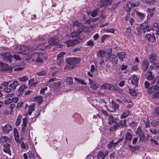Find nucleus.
Listing matches in <instances>:
<instances>
[{"mask_svg": "<svg viewBox=\"0 0 159 159\" xmlns=\"http://www.w3.org/2000/svg\"><path fill=\"white\" fill-rule=\"evenodd\" d=\"M87 44L88 46L92 47L94 45V43L93 41L90 40L87 42Z\"/></svg>", "mask_w": 159, "mask_h": 159, "instance_id": "62", "label": "nucleus"}, {"mask_svg": "<svg viewBox=\"0 0 159 159\" xmlns=\"http://www.w3.org/2000/svg\"><path fill=\"white\" fill-rule=\"evenodd\" d=\"M114 123V124L113 126H111L110 128V130L112 131H114L116 130L119 126V124L118 123L116 122Z\"/></svg>", "mask_w": 159, "mask_h": 159, "instance_id": "40", "label": "nucleus"}, {"mask_svg": "<svg viewBox=\"0 0 159 159\" xmlns=\"http://www.w3.org/2000/svg\"><path fill=\"white\" fill-rule=\"evenodd\" d=\"M19 143H20V146L21 147L24 149H25L28 148L29 146L27 143L25 144L23 142H20L19 141Z\"/></svg>", "mask_w": 159, "mask_h": 159, "instance_id": "38", "label": "nucleus"}, {"mask_svg": "<svg viewBox=\"0 0 159 159\" xmlns=\"http://www.w3.org/2000/svg\"><path fill=\"white\" fill-rule=\"evenodd\" d=\"M112 57L111 58V61L113 64H116L118 62V59L117 57L115 55L111 54Z\"/></svg>", "mask_w": 159, "mask_h": 159, "instance_id": "32", "label": "nucleus"}, {"mask_svg": "<svg viewBox=\"0 0 159 159\" xmlns=\"http://www.w3.org/2000/svg\"><path fill=\"white\" fill-rule=\"evenodd\" d=\"M147 79L150 81L151 84H154L156 81V79L154 78V76L150 77H147Z\"/></svg>", "mask_w": 159, "mask_h": 159, "instance_id": "35", "label": "nucleus"}, {"mask_svg": "<svg viewBox=\"0 0 159 159\" xmlns=\"http://www.w3.org/2000/svg\"><path fill=\"white\" fill-rule=\"evenodd\" d=\"M115 144L114 143V141L112 140L110 141L109 144L107 145V148L110 149L112 147L114 148L115 147Z\"/></svg>", "mask_w": 159, "mask_h": 159, "instance_id": "44", "label": "nucleus"}, {"mask_svg": "<svg viewBox=\"0 0 159 159\" xmlns=\"http://www.w3.org/2000/svg\"><path fill=\"white\" fill-rule=\"evenodd\" d=\"M11 102V99L10 98H8L7 100H5L4 101V104L6 105L7 106Z\"/></svg>", "mask_w": 159, "mask_h": 159, "instance_id": "61", "label": "nucleus"}, {"mask_svg": "<svg viewBox=\"0 0 159 159\" xmlns=\"http://www.w3.org/2000/svg\"><path fill=\"white\" fill-rule=\"evenodd\" d=\"M37 49V47H32L30 48L26 46L22 45L20 47H18L16 48V51L17 52L19 53H21L22 54L26 55L27 54L31 55L32 53L30 51H32L33 50Z\"/></svg>", "mask_w": 159, "mask_h": 159, "instance_id": "3", "label": "nucleus"}, {"mask_svg": "<svg viewBox=\"0 0 159 159\" xmlns=\"http://www.w3.org/2000/svg\"><path fill=\"white\" fill-rule=\"evenodd\" d=\"M129 114V111L128 110L124 111L120 116V119H124L126 118Z\"/></svg>", "mask_w": 159, "mask_h": 159, "instance_id": "27", "label": "nucleus"}, {"mask_svg": "<svg viewBox=\"0 0 159 159\" xmlns=\"http://www.w3.org/2000/svg\"><path fill=\"white\" fill-rule=\"evenodd\" d=\"M66 82L68 85H72L73 84L72 79L71 77H67L66 79Z\"/></svg>", "mask_w": 159, "mask_h": 159, "instance_id": "34", "label": "nucleus"}, {"mask_svg": "<svg viewBox=\"0 0 159 159\" xmlns=\"http://www.w3.org/2000/svg\"><path fill=\"white\" fill-rule=\"evenodd\" d=\"M0 56L2 57V59L6 60V62L10 63L12 61V57L10 52H6L4 53H0Z\"/></svg>", "mask_w": 159, "mask_h": 159, "instance_id": "6", "label": "nucleus"}, {"mask_svg": "<svg viewBox=\"0 0 159 159\" xmlns=\"http://www.w3.org/2000/svg\"><path fill=\"white\" fill-rule=\"evenodd\" d=\"M135 12L138 16L140 19L142 20L144 19L145 17V15L143 13H142L136 10L135 11Z\"/></svg>", "mask_w": 159, "mask_h": 159, "instance_id": "31", "label": "nucleus"}, {"mask_svg": "<svg viewBox=\"0 0 159 159\" xmlns=\"http://www.w3.org/2000/svg\"><path fill=\"white\" fill-rule=\"evenodd\" d=\"M89 85L90 86V88L92 90H95L97 89L98 88L97 83L90 79H89Z\"/></svg>", "mask_w": 159, "mask_h": 159, "instance_id": "14", "label": "nucleus"}, {"mask_svg": "<svg viewBox=\"0 0 159 159\" xmlns=\"http://www.w3.org/2000/svg\"><path fill=\"white\" fill-rule=\"evenodd\" d=\"M149 131L153 134H157V132L155 129H149Z\"/></svg>", "mask_w": 159, "mask_h": 159, "instance_id": "64", "label": "nucleus"}, {"mask_svg": "<svg viewBox=\"0 0 159 159\" xmlns=\"http://www.w3.org/2000/svg\"><path fill=\"white\" fill-rule=\"evenodd\" d=\"M158 89V87L155 85L152 86L149 88L148 90V91L149 93L152 94L155 93Z\"/></svg>", "mask_w": 159, "mask_h": 159, "instance_id": "19", "label": "nucleus"}, {"mask_svg": "<svg viewBox=\"0 0 159 159\" xmlns=\"http://www.w3.org/2000/svg\"><path fill=\"white\" fill-rule=\"evenodd\" d=\"M129 79L131 80L132 84L136 87L137 86L138 84L139 78L135 75H133L131 78Z\"/></svg>", "mask_w": 159, "mask_h": 159, "instance_id": "11", "label": "nucleus"}, {"mask_svg": "<svg viewBox=\"0 0 159 159\" xmlns=\"http://www.w3.org/2000/svg\"><path fill=\"white\" fill-rule=\"evenodd\" d=\"M148 21H145L143 23L140 25V26L141 27L143 31V33H145L146 32H148L151 30H154V29L153 27L148 25L147 24Z\"/></svg>", "mask_w": 159, "mask_h": 159, "instance_id": "5", "label": "nucleus"}, {"mask_svg": "<svg viewBox=\"0 0 159 159\" xmlns=\"http://www.w3.org/2000/svg\"><path fill=\"white\" fill-rule=\"evenodd\" d=\"M66 61L67 65L64 67V69H73L75 65L80 63L81 61L80 58L77 57L68 58L66 59Z\"/></svg>", "mask_w": 159, "mask_h": 159, "instance_id": "2", "label": "nucleus"}, {"mask_svg": "<svg viewBox=\"0 0 159 159\" xmlns=\"http://www.w3.org/2000/svg\"><path fill=\"white\" fill-rule=\"evenodd\" d=\"M153 114L154 116H157L159 115V106L155 109Z\"/></svg>", "mask_w": 159, "mask_h": 159, "instance_id": "47", "label": "nucleus"}, {"mask_svg": "<svg viewBox=\"0 0 159 159\" xmlns=\"http://www.w3.org/2000/svg\"><path fill=\"white\" fill-rule=\"evenodd\" d=\"M159 122V120L158 119L153 120L151 122V124L153 126H155L157 125H158Z\"/></svg>", "mask_w": 159, "mask_h": 159, "instance_id": "50", "label": "nucleus"}, {"mask_svg": "<svg viewBox=\"0 0 159 159\" xmlns=\"http://www.w3.org/2000/svg\"><path fill=\"white\" fill-rule=\"evenodd\" d=\"M59 42V41L58 39L56 37H54L49 39L48 41L49 43V45H46L43 44H40L37 46V48L38 50L41 49L42 50H44L48 48H51L52 45H58Z\"/></svg>", "mask_w": 159, "mask_h": 159, "instance_id": "1", "label": "nucleus"}, {"mask_svg": "<svg viewBox=\"0 0 159 159\" xmlns=\"http://www.w3.org/2000/svg\"><path fill=\"white\" fill-rule=\"evenodd\" d=\"M38 56L40 58L42 59H46L47 57L46 56V55L43 53H40L37 54Z\"/></svg>", "mask_w": 159, "mask_h": 159, "instance_id": "46", "label": "nucleus"}, {"mask_svg": "<svg viewBox=\"0 0 159 159\" xmlns=\"http://www.w3.org/2000/svg\"><path fill=\"white\" fill-rule=\"evenodd\" d=\"M119 59L120 60L123 61L124 58H126V54L124 52H120L118 53L117 55Z\"/></svg>", "mask_w": 159, "mask_h": 159, "instance_id": "21", "label": "nucleus"}, {"mask_svg": "<svg viewBox=\"0 0 159 159\" xmlns=\"http://www.w3.org/2000/svg\"><path fill=\"white\" fill-rule=\"evenodd\" d=\"M126 119H124L121 120L119 123V125H120L122 127H126L127 125V124H126Z\"/></svg>", "mask_w": 159, "mask_h": 159, "instance_id": "37", "label": "nucleus"}, {"mask_svg": "<svg viewBox=\"0 0 159 159\" xmlns=\"http://www.w3.org/2000/svg\"><path fill=\"white\" fill-rule=\"evenodd\" d=\"M25 109H26V113L30 115L31 114L32 112L35 110V104L34 103L29 106H28L27 104H25Z\"/></svg>", "mask_w": 159, "mask_h": 159, "instance_id": "7", "label": "nucleus"}, {"mask_svg": "<svg viewBox=\"0 0 159 159\" xmlns=\"http://www.w3.org/2000/svg\"><path fill=\"white\" fill-rule=\"evenodd\" d=\"M28 119L25 117L22 119V123L21 125V132L25 135H28L31 129L30 125H27Z\"/></svg>", "mask_w": 159, "mask_h": 159, "instance_id": "4", "label": "nucleus"}, {"mask_svg": "<svg viewBox=\"0 0 159 159\" xmlns=\"http://www.w3.org/2000/svg\"><path fill=\"white\" fill-rule=\"evenodd\" d=\"M113 106L114 109L110 111L112 112H115L116 110H117L119 109V105L117 104L116 103L114 104Z\"/></svg>", "mask_w": 159, "mask_h": 159, "instance_id": "48", "label": "nucleus"}, {"mask_svg": "<svg viewBox=\"0 0 159 159\" xmlns=\"http://www.w3.org/2000/svg\"><path fill=\"white\" fill-rule=\"evenodd\" d=\"M80 32L79 31H75L71 33L70 35V37L72 38H74L80 35Z\"/></svg>", "mask_w": 159, "mask_h": 159, "instance_id": "29", "label": "nucleus"}, {"mask_svg": "<svg viewBox=\"0 0 159 159\" xmlns=\"http://www.w3.org/2000/svg\"><path fill=\"white\" fill-rule=\"evenodd\" d=\"M129 92L130 93L132 96H135L137 94V92L135 89H129Z\"/></svg>", "mask_w": 159, "mask_h": 159, "instance_id": "52", "label": "nucleus"}, {"mask_svg": "<svg viewBox=\"0 0 159 159\" xmlns=\"http://www.w3.org/2000/svg\"><path fill=\"white\" fill-rule=\"evenodd\" d=\"M145 37L148 40L152 43L156 42V38L154 34L152 35L151 34H147L145 35Z\"/></svg>", "mask_w": 159, "mask_h": 159, "instance_id": "17", "label": "nucleus"}, {"mask_svg": "<svg viewBox=\"0 0 159 159\" xmlns=\"http://www.w3.org/2000/svg\"><path fill=\"white\" fill-rule=\"evenodd\" d=\"M110 37V35H103L102 38L101 39V42L102 43H103L104 40H105V39L107 38H109Z\"/></svg>", "mask_w": 159, "mask_h": 159, "instance_id": "59", "label": "nucleus"}, {"mask_svg": "<svg viewBox=\"0 0 159 159\" xmlns=\"http://www.w3.org/2000/svg\"><path fill=\"white\" fill-rule=\"evenodd\" d=\"M136 134L139 135V141H142L143 140L145 139V135L143 132L142 131L141 127H138Z\"/></svg>", "mask_w": 159, "mask_h": 159, "instance_id": "10", "label": "nucleus"}, {"mask_svg": "<svg viewBox=\"0 0 159 159\" xmlns=\"http://www.w3.org/2000/svg\"><path fill=\"white\" fill-rule=\"evenodd\" d=\"M75 80H76L78 83L84 85H86V83L85 82L84 80L82 79H79L77 78H75Z\"/></svg>", "mask_w": 159, "mask_h": 159, "instance_id": "41", "label": "nucleus"}, {"mask_svg": "<svg viewBox=\"0 0 159 159\" xmlns=\"http://www.w3.org/2000/svg\"><path fill=\"white\" fill-rule=\"evenodd\" d=\"M131 2H128L124 6V10L128 12H129L131 8L130 6Z\"/></svg>", "mask_w": 159, "mask_h": 159, "instance_id": "24", "label": "nucleus"}, {"mask_svg": "<svg viewBox=\"0 0 159 159\" xmlns=\"http://www.w3.org/2000/svg\"><path fill=\"white\" fill-rule=\"evenodd\" d=\"M27 88V87L24 85H22L18 89V92H22L25 89Z\"/></svg>", "mask_w": 159, "mask_h": 159, "instance_id": "51", "label": "nucleus"}, {"mask_svg": "<svg viewBox=\"0 0 159 159\" xmlns=\"http://www.w3.org/2000/svg\"><path fill=\"white\" fill-rule=\"evenodd\" d=\"M152 96L154 98H159V90L158 89V90L153 94Z\"/></svg>", "mask_w": 159, "mask_h": 159, "instance_id": "58", "label": "nucleus"}, {"mask_svg": "<svg viewBox=\"0 0 159 159\" xmlns=\"http://www.w3.org/2000/svg\"><path fill=\"white\" fill-rule=\"evenodd\" d=\"M28 80V78L27 76H25L19 78V80L20 81L24 82Z\"/></svg>", "mask_w": 159, "mask_h": 159, "instance_id": "53", "label": "nucleus"}, {"mask_svg": "<svg viewBox=\"0 0 159 159\" xmlns=\"http://www.w3.org/2000/svg\"><path fill=\"white\" fill-rule=\"evenodd\" d=\"M129 147L130 150L132 152H134L139 149V147L137 146H133L131 145H129Z\"/></svg>", "mask_w": 159, "mask_h": 159, "instance_id": "36", "label": "nucleus"}, {"mask_svg": "<svg viewBox=\"0 0 159 159\" xmlns=\"http://www.w3.org/2000/svg\"><path fill=\"white\" fill-rule=\"evenodd\" d=\"M2 129L3 133L8 134L10 131L12 130V127L10 124H7L5 126H2Z\"/></svg>", "mask_w": 159, "mask_h": 159, "instance_id": "16", "label": "nucleus"}, {"mask_svg": "<svg viewBox=\"0 0 159 159\" xmlns=\"http://www.w3.org/2000/svg\"><path fill=\"white\" fill-rule=\"evenodd\" d=\"M121 99L124 102V105H126L127 102L130 100V99H128L125 97L121 98Z\"/></svg>", "mask_w": 159, "mask_h": 159, "instance_id": "60", "label": "nucleus"}, {"mask_svg": "<svg viewBox=\"0 0 159 159\" xmlns=\"http://www.w3.org/2000/svg\"><path fill=\"white\" fill-rule=\"evenodd\" d=\"M111 84L108 83H105L102 85L101 87V88L104 89L109 88Z\"/></svg>", "mask_w": 159, "mask_h": 159, "instance_id": "43", "label": "nucleus"}, {"mask_svg": "<svg viewBox=\"0 0 159 159\" xmlns=\"http://www.w3.org/2000/svg\"><path fill=\"white\" fill-rule=\"evenodd\" d=\"M79 42L80 41L76 39L68 40L66 42L68 47L74 46L79 43Z\"/></svg>", "mask_w": 159, "mask_h": 159, "instance_id": "12", "label": "nucleus"}, {"mask_svg": "<svg viewBox=\"0 0 159 159\" xmlns=\"http://www.w3.org/2000/svg\"><path fill=\"white\" fill-rule=\"evenodd\" d=\"M101 3L98 5L101 7L104 6H107L109 4H111L112 2L111 0H100Z\"/></svg>", "mask_w": 159, "mask_h": 159, "instance_id": "18", "label": "nucleus"}, {"mask_svg": "<svg viewBox=\"0 0 159 159\" xmlns=\"http://www.w3.org/2000/svg\"><path fill=\"white\" fill-rule=\"evenodd\" d=\"M0 141L1 142L7 143L10 141V139L7 136H2L0 138Z\"/></svg>", "mask_w": 159, "mask_h": 159, "instance_id": "25", "label": "nucleus"}, {"mask_svg": "<svg viewBox=\"0 0 159 159\" xmlns=\"http://www.w3.org/2000/svg\"><path fill=\"white\" fill-rule=\"evenodd\" d=\"M35 101L37 102L39 104H40L43 101V100L42 96H38L34 98Z\"/></svg>", "mask_w": 159, "mask_h": 159, "instance_id": "23", "label": "nucleus"}, {"mask_svg": "<svg viewBox=\"0 0 159 159\" xmlns=\"http://www.w3.org/2000/svg\"><path fill=\"white\" fill-rule=\"evenodd\" d=\"M99 12V8H97L90 12L91 16L93 17H95L97 15Z\"/></svg>", "mask_w": 159, "mask_h": 159, "instance_id": "33", "label": "nucleus"}, {"mask_svg": "<svg viewBox=\"0 0 159 159\" xmlns=\"http://www.w3.org/2000/svg\"><path fill=\"white\" fill-rule=\"evenodd\" d=\"M154 66H150L149 67V70H155L158 73L159 72V63H155Z\"/></svg>", "mask_w": 159, "mask_h": 159, "instance_id": "20", "label": "nucleus"}, {"mask_svg": "<svg viewBox=\"0 0 159 159\" xmlns=\"http://www.w3.org/2000/svg\"><path fill=\"white\" fill-rule=\"evenodd\" d=\"M106 52L103 50H100L97 53V56L99 58H102L105 56Z\"/></svg>", "mask_w": 159, "mask_h": 159, "instance_id": "30", "label": "nucleus"}, {"mask_svg": "<svg viewBox=\"0 0 159 159\" xmlns=\"http://www.w3.org/2000/svg\"><path fill=\"white\" fill-rule=\"evenodd\" d=\"M139 5V2H135L134 3H131L130 6L131 8L136 7Z\"/></svg>", "mask_w": 159, "mask_h": 159, "instance_id": "55", "label": "nucleus"}, {"mask_svg": "<svg viewBox=\"0 0 159 159\" xmlns=\"http://www.w3.org/2000/svg\"><path fill=\"white\" fill-rule=\"evenodd\" d=\"M35 74L39 76H44L47 74V72L46 70H43L41 72L36 73Z\"/></svg>", "mask_w": 159, "mask_h": 159, "instance_id": "49", "label": "nucleus"}, {"mask_svg": "<svg viewBox=\"0 0 159 159\" xmlns=\"http://www.w3.org/2000/svg\"><path fill=\"white\" fill-rule=\"evenodd\" d=\"M126 106V107L128 109H130L132 107L134 106V103L132 101L130 100L128 102H127Z\"/></svg>", "mask_w": 159, "mask_h": 159, "instance_id": "42", "label": "nucleus"}, {"mask_svg": "<svg viewBox=\"0 0 159 159\" xmlns=\"http://www.w3.org/2000/svg\"><path fill=\"white\" fill-rule=\"evenodd\" d=\"M48 88L47 87H45L44 88H42L40 90V93L43 94L45 91H47Z\"/></svg>", "mask_w": 159, "mask_h": 159, "instance_id": "63", "label": "nucleus"}, {"mask_svg": "<svg viewBox=\"0 0 159 159\" xmlns=\"http://www.w3.org/2000/svg\"><path fill=\"white\" fill-rule=\"evenodd\" d=\"M157 58L156 54L154 53L151 54L149 57V61L152 64H155L156 63Z\"/></svg>", "mask_w": 159, "mask_h": 159, "instance_id": "13", "label": "nucleus"}, {"mask_svg": "<svg viewBox=\"0 0 159 159\" xmlns=\"http://www.w3.org/2000/svg\"><path fill=\"white\" fill-rule=\"evenodd\" d=\"M108 117V124L111 125L112 123L115 122L116 120L114 118L112 115H109Z\"/></svg>", "mask_w": 159, "mask_h": 159, "instance_id": "26", "label": "nucleus"}, {"mask_svg": "<svg viewBox=\"0 0 159 159\" xmlns=\"http://www.w3.org/2000/svg\"><path fill=\"white\" fill-rule=\"evenodd\" d=\"M149 62L148 60L146 59L143 60L142 65V68L144 72H145L147 70L149 66Z\"/></svg>", "mask_w": 159, "mask_h": 159, "instance_id": "15", "label": "nucleus"}, {"mask_svg": "<svg viewBox=\"0 0 159 159\" xmlns=\"http://www.w3.org/2000/svg\"><path fill=\"white\" fill-rule=\"evenodd\" d=\"M4 91L7 93H9L12 91L11 88H9L8 87L5 88L3 90Z\"/></svg>", "mask_w": 159, "mask_h": 159, "instance_id": "54", "label": "nucleus"}, {"mask_svg": "<svg viewBox=\"0 0 159 159\" xmlns=\"http://www.w3.org/2000/svg\"><path fill=\"white\" fill-rule=\"evenodd\" d=\"M65 54L64 52H61L57 56V64L59 66H61V65L63 62V56Z\"/></svg>", "mask_w": 159, "mask_h": 159, "instance_id": "8", "label": "nucleus"}, {"mask_svg": "<svg viewBox=\"0 0 159 159\" xmlns=\"http://www.w3.org/2000/svg\"><path fill=\"white\" fill-rule=\"evenodd\" d=\"M132 139V135L129 132L127 133L125 135V140H126V142H130L131 141Z\"/></svg>", "mask_w": 159, "mask_h": 159, "instance_id": "28", "label": "nucleus"}, {"mask_svg": "<svg viewBox=\"0 0 159 159\" xmlns=\"http://www.w3.org/2000/svg\"><path fill=\"white\" fill-rule=\"evenodd\" d=\"M37 155V154L36 152H34L33 153H30L28 155L29 159H35V156H36Z\"/></svg>", "mask_w": 159, "mask_h": 159, "instance_id": "45", "label": "nucleus"}, {"mask_svg": "<svg viewBox=\"0 0 159 159\" xmlns=\"http://www.w3.org/2000/svg\"><path fill=\"white\" fill-rule=\"evenodd\" d=\"M108 153V152L107 151L101 150L98 153V159H104Z\"/></svg>", "mask_w": 159, "mask_h": 159, "instance_id": "9", "label": "nucleus"}, {"mask_svg": "<svg viewBox=\"0 0 159 159\" xmlns=\"http://www.w3.org/2000/svg\"><path fill=\"white\" fill-rule=\"evenodd\" d=\"M18 84V82L16 80H15L13 81L12 83H10L9 85V87L14 90L16 89V87L17 86Z\"/></svg>", "mask_w": 159, "mask_h": 159, "instance_id": "22", "label": "nucleus"}, {"mask_svg": "<svg viewBox=\"0 0 159 159\" xmlns=\"http://www.w3.org/2000/svg\"><path fill=\"white\" fill-rule=\"evenodd\" d=\"M10 82V81H9L8 82H2L1 84L2 86L3 87H8V86Z\"/></svg>", "mask_w": 159, "mask_h": 159, "instance_id": "57", "label": "nucleus"}, {"mask_svg": "<svg viewBox=\"0 0 159 159\" xmlns=\"http://www.w3.org/2000/svg\"><path fill=\"white\" fill-rule=\"evenodd\" d=\"M137 34L139 36H140L142 33H143V31L141 27L139 26V27H137L136 29Z\"/></svg>", "mask_w": 159, "mask_h": 159, "instance_id": "39", "label": "nucleus"}, {"mask_svg": "<svg viewBox=\"0 0 159 159\" xmlns=\"http://www.w3.org/2000/svg\"><path fill=\"white\" fill-rule=\"evenodd\" d=\"M3 151L5 152L8 154L9 155H11V151L10 148H4Z\"/></svg>", "mask_w": 159, "mask_h": 159, "instance_id": "56", "label": "nucleus"}]
</instances>
